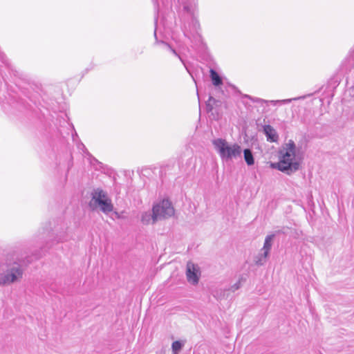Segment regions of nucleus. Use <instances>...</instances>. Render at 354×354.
<instances>
[{
    "label": "nucleus",
    "instance_id": "f257e3e1",
    "mask_svg": "<svg viewBox=\"0 0 354 354\" xmlns=\"http://www.w3.org/2000/svg\"><path fill=\"white\" fill-rule=\"evenodd\" d=\"M32 260L17 259V261H0V286H6L19 281L23 277L22 264H28Z\"/></svg>",
    "mask_w": 354,
    "mask_h": 354
},
{
    "label": "nucleus",
    "instance_id": "f03ea898",
    "mask_svg": "<svg viewBox=\"0 0 354 354\" xmlns=\"http://www.w3.org/2000/svg\"><path fill=\"white\" fill-rule=\"evenodd\" d=\"M178 1L183 5L184 11L191 16V21L188 26L184 25V35L190 40L193 47L198 46L202 44V37L199 33V22L194 17L197 0H178Z\"/></svg>",
    "mask_w": 354,
    "mask_h": 354
},
{
    "label": "nucleus",
    "instance_id": "7ed1b4c3",
    "mask_svg": "<svg viewBox=\"0 0 354 354\" xmlns=\"http://www.w3.org/2000/svg\"><path fill=\"white\" fill-rule=\"evenodd\" d=\"M296 145L292 140L280 151L279 161L272 165L273 168L290 175L299 169V162L296 159Z\"/></svg>",
    "mask_w": 354,
    "mask_h": 354
},
{
    "label": "nucleus",
    "instance_id": "20e7f679",
    "mask_svg": "<svg viewBox=\"0 0 354 354\" xmlns=\"http://www.w3.org/2000/svg\"><path fill=\"white\" fill-rule=\"evenodd\" d=\"M212 144L223 161L241 158L242 148L237 143H230L225 139L216 138L212 140Z\"/></svg>",
    "mask_w": 354,
    "mask_h": 354
},
{
    "label": "nucleus",
    "instance_id": "39448f33",
    "mask_svg": "<svg viewBox=\"0 0 354 354\" xmlns=\"http://www.w3.org/2000/svg\"><path fill=\"white\" fill-rule=\"evenodd\" d=\"M91 201L90 206L92 207L93 204L98 205L100 210L104 214H109L113 209V205L111 200L108 197L106 192L100 188L93 189L91 193Z\"/></svg>",
    "mask_w": 354,
    "mask_h": 354
},
{
    "label": "nucleus",
    "instance_id": "423d86ee",
    "mask_svg": "<svg viewBox=\"0 0 354 354\" xmlns=\"http://www.w3.org/2000/svg\"><path fill=\"white\" fill-rule=\"evenodd\" d=\"M155 219L162 220L172 216L174 214V209L171 203L168 199H163L160 203L153 206Z\"/></svg>",
    "mask_w": 354,
    "mask_h": 354
},
{
    "label": "nucleus",
    "instance_id": "0eeeda50",
    "mask_svg": "<svg viewBox=\"0 0 354 354\" xmlns=\"http://www.w3.org/2000/svg\"><path fill=\"white\" fill-rule=\"evenodd\" d=\"M187 278L193 285L197 284L199 281L200 270L197 265L188 263L187 265Z\"/></svg>",
    "mask_w": 354,
    "mask_h": 354
},
{
    "label": "nucleus",
    "instance_id": "6e6552de",
    "mask_svg": "<svg viewBox=\"0 0 354 354\" xmlns=\"http://www.w3.org/2000/svg\"><path fill=\"white\" fill-rule=\"evenodd\" d=\"M301 122L308 129H310L317 124V118H315L310 111H306L301 119Z\"/></svg>",
    "mask_w": 354,
    "mask_h": 354
},
{
    "label": "nucleus",
    "instance_id": "1a4fd4ad",
    "mask_svg": "<svg viewBox=\"0 0 354 354\" xmlns=\"http://www.w3.org/2000/svg\"><path fill=\"white\" fill-rule=\"evenodd\" d=\"M263 133L266 136L267 140L270 142H277L279 140V135L276 130L270 124H266L263 127Z\"/></svg>",
    "mask_w": 354,
    "mask_h": 354
},
{
    "label": "nucleus",
    "instance_id": "9d476101",
    "mask_svg": "<svg viewBox=\"0 0 354 354\" xmlns=\"http://www.w3.org/2000/svg\"><path fill=\"white\" fill-rule=\"evenodd\" d=\"M140 221L142 224L149 225L150 223L153 224L158 220L154 218L153 211L152 210L151 212L148 211L142 212L141 214Z\"/></svg>",
    "mask_w": 354,
    "mask_h": 354
},
{
    "label": "nucleus",
    "instance_id": "9b49d317",
    "mask_svg": "<svg viewBox=\"0 0 354 354\" xmlns=\"http://www.w3.org/2000/svg\"><path fill=\"white\" fill-rule=\"evenodd\" d=\"M274 238V234H270L266 236L261 251L263 252V257H268L269 252L271 250L272 241Z\"/></svg>",
    "mask_w": 354,
    "mask_h": 354
},
{
    "label": "nucleus",
    "instance_id": "f8f14e48",
    "mask_svg": "<svg viewBox=\"0 0 354 354\" xmlns=\"http://www.w3.org/2000/svg\"><path fill=\"white\" fill-rule=\"evenodd\" d=\"M209 73H210V78L212 82V84L215 86H218L223 84V80H222L221 77H220V75L218 74V73L215 70L211 68L209 71Z\"/></svg>",
    "mask_w": 354,
    "mask_h": 354
},
{
    "label": "nucleus",
    "instance_id": "ddd939ff",
    "mask_svg": "<svg viewBox=\"0 0 354 354\" xmlns=\"http://www.w3.org/2000/svg\"><path fill=\"white\" fill-rule=\"evenodd\" d=\"M244 160L248 165L251 166L254 164V158L252 151L250 149L243 150Z\"/></svg>",
    "mask_w": 354,
    "mask_h": 354
},
{
    "label": "nucleus",
    "instance_id": "4468645a",
    "mask_svg": "<svg viewBox=\"0 0 354 354\" xmlns=\"http://www.w3.org/2000/svg\"><path fill=\"white\" fill-rule=\"evenodd\" d=\"M300 98L301 97H294V98L285 99V100H270V101H268L266 103H270L272 105H277V104L282 105V104H289L292 101H296Z\"/></svg>",
    "mask_w": 354,
    "mask_h": 354
},
{
    "label": "nucleus",
    "instance_id": "2eb2a0df",
    "mask_svg": "<svg viewBox=\"0 0 354 354\" xmlns=\"http://www.w3.org/2000/svg\"><path fill=\"white\" fill-rule=\"evenodd\" d=\"M61 231L57 232L56 234V241L58 242H62L64 241H66L68 239V234H66V232L65 231V229L64 227L61 228Z\"/></svg>",
    "mask_w": 354,
    "mask_h": 354
},
{
    "label": "nucleus",
    "instance_id": "dca6fc26",
    "mask_svg": "<svg viewBox=\"0 0 354 354\" xmlns=\"http://www.w3.org/2000/svg\"><path fill=\"white\" fill-rule=\"evenodd\" d=\"M161 44H162L163 45H165L168 50H169L175 56L178 57L180 60L181 61V62L184 64L185 67L186 68L187 71L189 73V70L187 69L186 65H185V63L184 62V60L183 59V58L180 57V55L176 52V50L175 49H174L169 44H168L167 43H165L164 41H161Z\"/></svg>",
    "mask_w": 354,
    "mask_h": 354
},
{
    "label": "nucleus",
    "instance_id": "f3484780",
    "mask_svg": "<svg viewBox=\"0 0 354 354\" xmlns=\"http://www.w3.org/2000/svg\"><path fill=\"white\" fill-rule=\"evenodd\" d=\"M183 344L180 341H175L171 344V349L173 354H178V352L182 349Z\"/></svg>",
    "mask_w": 354,
    "mask_h": 354
},
{
    "label": "nucleus",
    "instance_id": "a211bd4d",
    "mask_svg": "<svg viewBox=\"0 0 354 354\" xmlns=\"http://www.w3.org/2000/svg\"><path fill=\"white\" fill-rule=\"evenodd\" d=\"M216 100L212 96H209L208 100L206 102V106L207 111H212L213 109V105L216 104Z\"/></svg>",
    "mask_w": 354,
    "mask_h": 354
},
{
    "label": "nucleus",
    "instance_id": "6ab92c4d",
    "mask_svg": "<svg viewBox=\"0 0 354 354\" xmlns=\"http://www.w3.org/2000/svg\"><path fill=\"white\" fill-rule=\"evenodd\" d=\"M266 259L267 257H263V252H262V253L259 254L257 257H256L255 263L257 266H262L266 263Z\"/></svg>",
    "mask_w": 354,
    "mask_h": 354
},
{
    "label": "nucleus",
    "instance_id": "aec40b11",
    "mask_svg": "<svg viewBox=\"0 0 354 354\" xmlns=\"http://www.w3.org/2000/svg\"><path fill=\"white\" fill-rule=\"evenodd\" d=\"M242 280H243V278L242 277L240 278L236 283H235L234 285H232L230 287V290H231L232 292H235L236 290H239L240 288V287L241 286Z\"/></svg>",
    "mask_w": 354,
    "mask_h": 354
},
{
    "label": "nucleus",
    "instance_id": "412c9836",
    "mask_svg": "<svg viewBox=\"0 0 354 354\" xmlns=\"http://www.w3.org/2000/svg\"><path fill=\"white\" fill-rule=\"evenodd\" d=\"M245 97H247V98L250 99L253 102L266 103V102H268V100H263V99H261V98H259V97H252L250 95H245Z\"/></svg>",
    "mask_w": 354,
    "mask_h": 354
},
{
    "label": "nucleus",
    "instance_id": "4be33fe9",
    "mask_svg": "<svg viewBox=\"0 0 354 354\" xmlns=\"http://www.w3.org/2000/svg\"><path fill=\"white\" fill-rule=\"evenodd\" d=\"M0 59L5 65L10 67L8 59L6 57V56L3 53H0Z\"/></svg>",
    "mask_w": 354,
    "mask_h": 354
},
{
    "label": "nucleus",
    "instance_id": "5701e85b",
    "mask_svg": "<svg viewBox=\"0 0 354 354\" xmlns=\"http://www.w3.org/2000/svg\"><path fill=\"white\" fill-rule=\"evenodd\" d=\"M157 21H158V17L156 16V17H155V25H156V24H157ZM154 36H155V37H156V38H157V37H156V27L155 28V30H154Z\"/></svg>",
    "mask_w": 354,
    "mask_h": 354
},
{
    "label": "nucleus",
    "instance_id": "b1692460",
    "mask_svg": "<svg viewBox=\"0 0 354 354\" xmlns=\"http://www.w3.org/2000/svg\"><path fill=\"white\" fill-rule=\"evenodd\" d=\"M75 137H77V134L75 132L74 135H73V140L75 139Z\"/></svg>",
    "mask_w": 354,
    "mask_h": 354
},
{
    "label": "nucleus",
    "instance_id": "393cba45",
    "mask_svg": "<svg viewBox=\"0 0 354 354\" xmlns=\"http://www.w3.org/2000/svg\"><path fill=\"white\" fill-rule=\"evenodd\" d=\"M115 216H116L118 218H120V215H119V214H118V212H115Z\"/></svg>",
    "mask_w": 354,
    "mask_h": 354
},
{
    "label": "nucleus",
    "instance_id": "a878e982",
    "mask_svg": "<svg viewBox=\"0 0 354 354\" xmlns=\"http://www.w3.org/2000/svg\"><path fill=\"white\" fill-rule=\"evenodd\" d=\"M81 145L83 148H85V146L82 143L81 144Z\"/></svg>",
    "mask_w": 354,
    "mask_h": 354
},
{
    "label": "nucleus",
    "instance_id": "bb28decb",
    "mask_svg": "<svg viewBox=\"0 0 354 354\" xmlns=\"http://www.w3.org/2000/svg\"><path fill=\"white\" fill-rule=\"evenodd\" d=\"M196 87H198L197 82L194 80Z\"/></svg>",
    "mask_w": 354,
    "mask_h": 354
},
{
    "label": "nucleus",
    "instance_id": "cd10ccee",
    "mask_svg": "<svg viewBox=\"0 0 354 354\" xmlns=\"http://www.w3.org/2000/svg\"><path fill=\"white\" fill-rule=\"evenodd\" d=\"M156 7L158 8V4L156 3Z\"/></svg>",
    "mask_w": 354,
    "mask_h": 354
}]
</instances>
